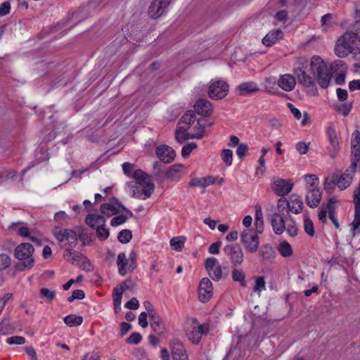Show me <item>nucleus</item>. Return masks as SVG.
I'll return each mask as SVG.
<instances>
[{"label":"nucleus","mask_w":360,"mask_h":360,"mask_svg":"<svg viewBox=\"0 0 360 360\" xmlns=\"http://www.w3.org/2000/svg\"><path fill=\"white\" fill-rule=\"evenodd\" d=\"M266 290V282L263 276L256 277L253 290L260 295L261 292Z\"/></svg>","instance_id":"nucleus-46"},{"label":"nucleus","mask_w":360,"mask_h":360,"mask_svg":"<svg viewBox=\"0 0 360 360\" xmlns=\"http://www.w3.org/2000/svg\"><path fill=\"white\" fill-rule=\"evenodd\" d=\"M171 347L173 360H188L186 351L182 343L174 341L172 342Z\"/></svg>","instance_id":"nucleus-22"},{"label":"nucleus","mask_w":360,"mask_h":360,"mask_svg":"<svg viewBox=\"0 0 360 360\" xmlns=\"http://www.w3.org/2000/svg\"><path fill=\"white\" fill-rule=\"evenodd\" d=\"M237 89L240 96L252 94L259 91L257 84L253 82H244L238 86Z\"/></svg>","instance_id":"nucleus-31"},{"label":"nucleus","mask_w":360,"mask_h":360,"mask_svg":"<svg viewBox=\"0 0 360 360\" xmlns=\"http://www.w3.org/2000/svg\"><path fill=\"white\" fill-rule=\"evenodd\" d=\"M65 323L69 327L80 326L83 322V318L81 316L70 314L64 318Z\"/></svg>","instance_id":"nucleus-42"},{"label":"nucleus","mask_w":360,"mask_h":360,"mask_svg":"<svg viewBox=\"0 0 360 360\" xmlns=\"http://www.w3.org/2000/svg\"><path fill=\"white\" fill-rule=\"evenodd\" d=\"M198 147V145L195 142H191L183 146L181 150V155L184 158L189 157L191 153Z\"/></svg>","instance_id":"nucleus-51"},{"label":"nucleus","mask_w":360,"mask_h":360,"mask_svg":"<svg viewBox=\"0 0 360 360\" xmlns=\"http://www.w3.org/2000/svg\"><path fill=\"white\" fill-rule=\"evenodd\" d=\"M352 173L353 172L349 167L341 175L335 174V185L340 190H345L350 186L353 179L352 175Z\"/></svg>","instance_id":"nucleus-19"},{"label":"nucleus","mask_w":360,"mask_h":360,"mask_svg":"<svg viewBox=\"0 0 360 360\" xmlns=\"http://www.w3.org/2000/svg\"><path fill=\"white\" fill-rule=\"evenodd\" d=\"M305 182L307 191L319 188V179L316 174H305L302 176Z\"/></svg>","instance_id":"nucleus-34"},{"label":"nucleus","mask_w":360,"mask_h":360,"mask_svg":"<svg viewBox=\"0 0 360 360\" xmlns=\"http://www.w3.org/2000/svg\"><path fill=\"white\" fill-rule=\"evenodd\" d=\"M150 318V324L153 331L159 335H163L165 330V324L161 319L155 314Z\"/></svg>","instance_id":"nucleus-28"},{"label":"nucleus","mask_w":360,"mask_h":360,"mask_svg":"<svg viewBox=\"0 0 360 360\" xmlns=\"http://www.w3.org/2000/svg\"><path fill=\"white\" fill-rule=\"evenodd\" d=\"M360 51V38L356 32L347 31L337 41L335 52L340 58Z\"/></svg>","instance_id":"nucleus-3"},{"label":"nucleus","mask_w":360,"mask_h":360,"mask_svg":"<svg viewBox=\"0 0 360 360\" xmlns=\"http://www.w3.org/2000/svg\"><path fill=\"white\" fill-rule=\"evenodd\" d=\"M293 72L298 82L307 87H313L316 82L320 86L326 89L331 79V73L326 63L319 56H314L309 60L299 58L294 66Z\"/></svg>","instance_id":"nucleus-1"},{"label":"nucleus","mask_w":360,"mask_h":360,"mask_svg":"<svg viewBox=\"0 0 360 360\" xmlns=\"http://www.w3.org/2000/svg\"><path fill=\"white\" fill-rule=\"evenodd\" d=\"M11 264V257L6 254H0V271L7 269Z\"/></svg>","instance_id":"nucleus-50"},{"label":"nucleus","mask_w":360,"mask_h":360,"mask_svg":"<svg viewBox=\"0 0 360 360\" xmlns=\"http://www.w3.org/2000/svg\"><path fill=\"white\" fill-rule=\"evenodd\" d=\"M83 256L82 254L70 249H66L64 253V258L74 265L80 264Z\"/></svg>","instance_id":"nucleus-33"},{"label":"nucleus","mask_w":360,"mask_h":360,"mask_svg":"<svg viewBox=\"0 0 360 360\" xmlns=\"http://www.w3.org/2000/svg\"><path fill=\"white\" fill-rule=\"evenodd\" d=\"M120 210H125V207L120 204L117 200L113 198L109 202L103 203L101 206V212L103 214L110 217L116 214Z\"/></svg>","instance_id":"nucleus-18"},{"label":"nucleus","mask_w":360,"mask_h":360,"mask_svg":"<svg viewBox=\"0 0 360 360\" xmlns=\"http://www.w3.org/2000/svg\"><path fill=\"white\" fill-rule=\"evenodd\" d=\"M210 278L216 281H219L222 278V269L221 266L214 268L211 271H207Z\"/></svg>","instance_id":"nucleus-56"},{"label":"nucleus","mask_w":360,"mask_h":360,"mask_svg":"<svg viewBox=\"0 0 360 360\" xmlns=\"http://www.w3.org/2000/svg\"><path fill=\"white\" fill-rule=\"evenodd\" d=\"M186 238L185 236L173 237L170 241L172 248L176 251H181L186 243Z\"/></svg>","instance_id":"nucleus-43"},{"label":"nucleus","mask_w":360,"mask_h":360,"mask_svg":"<svg viewBox=\"0 0 360 360\" xmlns=\"http://www.w3.org/2000/svg\"><path fill=\"white\" fill-rule=\"evenodd\" d=\"M218 260L215 257H208L205 261V269L207 271H211L215 267L220 266Z\"/></svg>","instance_id":"nucleus-54"},{"label":"nucleus","mask_w":360,"mask_h":360,"mask_svg":"<svg viewBox=\"0 0 360 360\" xmlns=\"http://www.w3.org/2000/svg\"><path fill=\"white\" fill-rule=\"evenodd\" d=\"M96 236L99 240H105L109 237L110 232L106 228L105 224L96 229Z\"/></svg>","instance_id":"nucleus-52"},{"label":"nucleus","mask_w":360,"mask_h":360,"mask_svg":"<svg viewBox=\"0 0 360 360\" xmlns=\"http://www.w3.org/2000/svg\"><path fill=\"white\" fill-rule=\"evenodd\" d=\"M217 179L212 176H207L200 178L192 179L190 181L191 186L205 188L215 184Z\"/></svg>","instance_id":"nucleus-26"},{"label":"nucleus","mask_w":360,"mask_h":360,"mask_svg":"<svg viewBox=\"0 0 360 360\" xmlns=\"http://www.w3.org/2000/svg\"><path fill=\"white\" fill-rule=\"evenodd\" d=\"M360 146V131L356 129L353 131L351 138V146Z\"/></svg>","instance_id":"nucleus-63"},{"label":"nucleus","mask_w":360,"mask_h":360,"mask_svg":"<svg viewBox=\"0 0 360 360\" xmlns=\"http://www.w3.org/2000/svg\"><path fill=\"white\" fill-rule=\"evenodd\" d=\"M223 162L227 167H230L233 162V151L230 149H224L221 154Z\"/></svg>","instance_id":"nucleus-48"},{"label":"nucleus","mask_w":360,"mask_h":360,"mask_svg":"<svg viewBox=\"0 0 360 360\" xmlns=\"http://www.w3.org/2000/svg\"><path fill=\"white\" fill-rule=\"evenodd\" d=\"M283 37V32L280 29L273 30L268 32L262 39V43L266 46H271L276 41Z\"/></svg>","instance_id":"nucleus-24"},{"label":"nucleus","mask_w":360,"mask_h":360,"mask_svg":"<svg viewBox=\"0 0 360 360\" xmlns=\"http://www.w3.org/2000/svg\"><path fill=\"white\" fill-rule=\"evenodd\" d=\"M255 224L256 226L257 231L262 233L263 230V213L262 208L259 205L255 207Z\"/></svg>","instance_id":"nucleus-41"},{"label":"nucleus","mask_w":360,"mask_h":360,"mask_svg":"<svg viewBox=\"0 0 360 360\" xmlns=\"http://www.w3.org/2000/svg\"><path fill=\"white\" fill-rule=\"evenodd\" d=\"M271 224L273 231L276 235H281L285 231V225L284 217H275V216L271 215Z\"/></svg>","instance_id":"nucleus-29"},{"label":"nucleus","mask_w":360,"mask_h":360,"mask_svg":"<svg viewBox=\"0 0 360 360\" xmlns=\"http://www.w3.org/2000/svg\"><path fill=\"white\" fill-rule=\"evenodd\" d=\"M213 295V287L210 280L203 278L199 284L198 297L200 302H207Z\"/></svg>","instance_id":"nucleus-13"},{"label":"nucleus","mask_w":360,"mask_h":360,"mask_svg":"<svg viewBox=\"0 0 360 360\" xmlns=\"http://www.w3.org/2000/svg\"><path fill=\"white\" fill-rule=\"evenodd\" d=\"M223 250L233 265L240 266L243 264L244 254L239 245L234 244L227 245L224 248Z\"/></svg>","instance_id":"nucleus-11"},{"label":"nucleus","mask_w":360,"mask_h":360,"mask_svg":"<svg viewBox=\"0 0 360 360\" xmlns=\"http://www.w3.org/2000/svg\"><path fill=\"white\" fill-rule=\"evenodd\" d=\"M279 254L283 257H289L292 255V248L290 244L284 240L279 243L278 246Z\"/></svg>","instance_id":"nucleus-39"},{"label":"nucleus","mask_w":360,"mask_h":360,"mask_svg":"<svg viewBox=\"0 0 360 360\" xmlns=\"http://www.w3.org/2000/svg\"><path fill=\"white\" fill-rule=\"evenodd\" d=\"M136 360H148L145 351L143 349H136L133 353Z\"/></svg>","instance_id":"nucleus-64"},{"label":"nucleus","mask_w":360,"mask_h":360,"mask_svg":"<svg viewBox=\"0 0 360 360\" xmlns=\"http://www.w3.org/2000/svg\"><path fill=\"white\" fill-rule=\"evenodd\" d=\"M124 290L121 285H117L113 289L112 292V298L113 303L115 302H122V294Z\"/></svg>","instance_id":"nucleus-53"},{"label":"nucleus","mask_w":360,"mask_h":360,"mask_svg":"<svg viewBox=\"0 0 360 360\" xmlns=\"http://www.w3.org/2000/svg\"><path fill=\"white\" fill-rule=\"evenodd\" d=\"M17 177V173L13 169H6L1 173L0 184H3L7 180H13Z\"/></svg>","instance_id":"nucleus-47"},{"label":"nucleus","mask_w":360,"mask_h":360,"mask_svg":"<svg viewBox=\"0 0 360 360\" xmlns=\"http://www.w3.org/2000/svg\"><path fill=\"white\" fill-rule=\"evenodd\" d=\"M194 108L198 114L204 117L210 115L212 112V103L205 99L198 101L194 105Z\"/></svg>","instance_id":"nucleus-23"},{"label":"nucleus","mask_w":360,"mask_h":360,"mask_svg":"<svg viewBox=\"0 0 360 360\" xmlns=\"http://www.w3.org/2000/svg\"><path fill=\"white\" fill-rule=\"evenodd\" d=\"M229 86L224 80L212 82L208 89V96L213 100H220L228 94Z\"/></svg>","instance_id":"nucleus-8"},{"label":"nucleus","mask_w":360,"mask_h":360,"mask_svg":"<svg viewBox=\"0 0 360 360\" xmlns=\"http://www.w3.org/2000/svg\"><path fill=\"white\" fill-rule=\"evenodd\" d=\"M53 234L59 242L63 243L64 245H68L72 248L77 245V236L76 232L72 229L56 226L53 229Z\"/></svg>","instance_id":"nucleus-5"},{"label":"nucleus","mask_w":360,"mask_h":360,"mask_svg":"<svg viewBox=\"0 0 360 360\" xmlns=\"http://www.w3.org/2000/svg\"><path fill=\"white\" fill-rule=\"evenodd\" d=\"M326 136L329 143V146L327 147L328 154L333 158L338 155L340 150V142L335 127L333 124H329L326 127Z\"/></svg>","instance_id":"nucleus-7"},{"label":"nucleus","mask_w":360,"mask_h":360,"mask_svg":"<svg viewBox=\"0 0 360 360\" xmlns=\"http://www.w3.org/2000/svg\"><path fill=\"white\" fill-rule=\"evenodd\" d=\"M288 200L284 198H281L277 201L276 208L274 213L271 215L277 217H285V214L288 212Z\"/></svg>","instance_id":"nucleus-35"},{"label":"nucleus","mask_w":360,"mask_h":360,"mask_svg":"<svg viewBox=\"0 0 360 360\" xmlns=\"http://www.w3.org/2000/svg\"><path fill=\"white\" fill-rule=\"evenodd\" d=\"M294 186L290 179H284L278 177L274 178L271 183L273 191L278 196L285 197L289 194Z\"/></svg>","instance_id":"nucleus-9"},{"label":"nucleus","mask_w":360,"mask_h":360,"mask_svg":"<svg viewBox=\"0 0 360 360\" xmlns=\"http://www.w3.org/2000/svg\"><path fill=\"white\" fill-rule=\"evenodd\" d=\"M6 342L8 345H24L25 343V338L22 336H12V337L8 338L6 340Z\"/></svg>","instance_id":"nucleus-57"},{"label":"nucleus","mask_w":360,"mask_h":360,"mask_svg":"<svg viewBox=\"0 0 360 360\" xmlns=\"http://www.w3.org/2000/svg\"><path fill=\"white\" fill-rule=\"evenodd\" d=\"M186 167L181 164H175L169 167L165 172V176L167 179L178 181L186 174Z\"/></svg>","instance_id":"nucleus-17"},{"label":"nucleus","mask_w":360,"mask_h":360,"mask_svg":"<svg viewBox=\"0 0 360 360\" xmlns=\"http://www.w3.org/2000/svg\"><path fill=\"white\" fill-rule=\"evenodd\" d=\"M132 238L131 232L128 229L122 230L117 236L118 240L124 244L128 243Z\"/></svg>","instance_id":"nucleus-49"},{"label":"nucleus","mask_w":360,"mask_h":360,"mask_svg":"<svg viewBox=\"0 0 360 360\" xmlns=\"http://www.w3.org/2000/svg\"><path fill=\"white\" fill-rule=\"evenodd\" d=\"M310 143L304 141H298L295 144V149L300 155H305L309 149Z\"/></svg>","instance_id":"nucleus-55"},{"label":"nucleus","mask_w":360,"mask_h":360,"mask_svg":"<svg viewBox=\"0 0 360 360\" xmlns=\"http://www.w3.org/2000/svg\"><path fill=\"white\" fill-rule=\"evenodd\" d=\"M285 230L290 237H295L297 234V227L295 221L288 224Z\"/></svg>","instance_id":"nucleus-59"},{"label":"nucleus","mask_w":360,"mask_h":360,"mask_svg":"<svg viewBox=\"0 0 360 360\" xmlns=\"http://www.w3.org/2000/svg\"><path fill=\"white\" fill-rule=\"evenodd\" d=\"M128 217H127L123 214L114 217L110 221V224L112 226H117L122 225L124 223H125Z\"/></svg>","instance_id":"nucleus-58"},{"label":"nucleus","mask_w":360,"mask_h":360,"mask_svg":"<svg viewBox=\"0 0 360 360\" xmlns=\"http://www.w3.org/2000/svg\"><path fill=\"white\" fill-rule=\"evenodd\" d=\"M288 211L297 214L302 212L304 204L302 198L296 195L292 194L288 200Z\"/></svg>","instance_id":"nucleus-20"},{"label":"nucleus","mask_w":360,"mask_h":360,"mask_svg":"<svg viewBox=\"0 0 360 360\" xmlns=\"http://www.w3.org/2000/svg\"><path fill=\"white\" fill-rule=\"evenodd\" d=\"M40 294L50 301L53 300L56 296L55 290H49L46 288L40 289Z\"/></svg>","instance_id":"nucleus-61"},{"label":"nucleus","mask_w":360,"mask_h":360,"mask_svg":"<svg viewBox=\"0 0 360 360\" xmlns=\"http://www.w3.org/2000/svg\"><path fill=\"white\" fill-rule=\"evenodd\" d=\"M303 228L304 232L310 237H313L315 234L314 226L313 221L308 217L307 215L304 216Z\"/></svg>","instance_id":"nucleus-44"},{"label":"nucleus","mask_w":360,"mask_h":360,"mask_svg":"<svg viewBox=\"0 0 360 360\" xmlns=\"http://www.w3.org/2000/svg\"><path fill=\"white\" fill-rule=\"evenodd\" d=\"M181 121L182 124H185L184 127L186 129H189L193 124L196 125L198 124V120L195 118V113L191 111H188L186 112L181 118Z\"/></svg>","instance_id":"nucleus-36"},{"label":"nucleus","mask_w":360,"mask_h":360,"mask_svg":"<svg viewBox=\"0 0 360 360\" xmlns=\"http://www.w3.org/2000/svg\"><path fill=\"white\" fill-rule=\"evenodd\" d=\"M117 266L118 272L120 276H124L127 274V271L129 270V264L126 255L124 252H120L118 254L117 259Z\"/></svg>","instance_id":"nucleus-32"},{"label":"nucleus","mask_w":360,"mask_h":360,"mask_svg":"<svg viewBox=\"0 0 360 360\" xmlns=\"http://www.w3.org/2000/svg\"><path fill=\"white\" fill-rule=\"evenodd\" d=\"M171 0H153L149 8L148 15L151 18H158L162 15L167 11Z\"/></svg>","instance_id":"nucleus-12"},{"label":"nucleus","mask_w":360,"mask_h":360,"mask_svg":"<svg viewBox=\"0 0 360 360\" xmlns=\"http://www.w3.org/2000/svg\"><path fill=\"white\" fill-rule=\"evenodd\" d=\"M335 185V174L331 178L327 177L324 181V189L328 192L330 193L333 191V186Z\"/></svg>","instance_id":"nucleus-60"},{"label":"nucleus","mask_w":360,"mask_h":360,"mask_svg":"<svg viewBox=\"0 0 360 360\" xmlns=\"http://www.w3.org/2000/svg\"><path fill=\"white\" fill-rule=\"evenodd\" d=\"M34 251V247L29 243H20L15 248L14 251L15 258L21 262L17 266L19 271L30 269L34 266L35 263L33 257Z\"/></svg>","instance_id":"nucleus-4"},{"label":"nucleus","mask_w":360,"mask_h":360,"mask_svg":"<svg viewBox=\"0 0 360 360\" xmlns=\"http://www.w3.org/2000/svg\"><path fill=\"white\" fill-rule=\"evenodd\" d=\"M208 330V326L205 324H200L196 320L193 321L192 330L188 334L189 340L194 344H198L204 334Z\"/></svg>","instance_id":"nucleus-16"},{"label":"nucleus","mask_w":360,"mask_h":360,"mask_svg":"<svg viewBox=\"0 0 360 360\" xmlns=\"http://www.w3.org/2000/svg\"><path fill=\"white\" fill-rule=\"evenodd\" d=\"M352 148V163L350 165V169L352 172H355L357 163L360 161V146H357L355 147L351 146Z\"/></svg>","instance_id":"nucleus-38"},{"label":"nucleus","mask_w":360,"mask_h":360,"mask_svg":"<svg viewBox=\"0 0 360 360\" xmlns=\"http://www.w3.org/2000/svg\"><path fill=\"white\" fill-rule=\"evenodd\" d=\"M86 224L93 229H97L103 225H105V219L98 214H89L86 217Z\"/></svg>","instance_id":"nucleus-27"},{"label":"nucleus","mask_w":360,"mask_h":360,"mask_svg":"<svg viewBox=\"0 0 360 360\" xmlns=\"http://www.w3.org/2000/svg\"><path fill=\"white\" fill-rule=\"evenodd\" d=\"M354 215L349 224L353 236L360 233V184L354 194Z\"/></svg>","instance_id":"nucleus-10"},{"label":"nucleus","mask_w":360,"mask_h":360,"mask_svg":"<svg viewBox=\"0 0 360 360\" xmlns=\"http://www.w3.org/2000/svg\"><path fill=\"white\" fill-rule=\"evenodd\" d=\"M277 85L282 90L290 92L292 91L296 86V78L291 74L281 75L277 79Z\"/></svg>","instance_id":"nucleus-15"},{"label":"nucleus","mask_w":360,"mask_h":360,"mask_svg":"<svg viewBox=\"0 0 360 360\" xmlns=\"http://www.w3.org/2000/svg\"><path fill=\"white\" fill-rule=\"evenodd\" d=\"M176 140L179 143H183L186 140L191 139L187 129L184 127H181L179 129H177L175 132Z\"/></svg>","instance_id":"nucleus-45"},{"label":"nucleus","mask_w":360,"mask_h":360,"mask_svg":"<svg viewBox=\"0 0 360 360\" xmlns=\"http://www.w3.org/2000/svg\"><path fill=\"white\" fill-rule=\"evenodd\" d=\"M240 240L248 252L254 253L257 251L259 240L254 230L250 229H245L240 234Z\"/></svg>","instance_id":"nucleus-6"},{"label":"nucleus","mask_w":360,"mask_h":360,"mask_svg":"<svg viewBox=\"0 0 360 360\" xmlns=\"http://www.w3.org/2000/svg\"><path fill=\"white\" fill-rule=\"evenodd\" d=\"M11 228L16 232V233L21 236L29 238L30 240L34 243H39V240L35 236H30V231L27 226H26L22 222L13 223Z\"/></svg>","instance_id":"nucleus-25"},{"label":"nucleus","mask_w":360,"mask_h":360,"mask_svg":"<svg viewBox=\"0 0 360 360\" xmlns=\"http://www.w3.org/2000/svg\"><path fill=\"white\" fill-rule=\"evenodd\" d=\"M78 266L82 269L85 270L86 271H91L93 269L90 261L85 256H83L80 262V264H79Z\"/></svg>","instance_id":"nucleus-62"},{"label":"nucleus","mask_w":360,"mask_h":360,"mask_svg":"<svg viewBox=\"0 0 360 360\" xmlns=\"http://www.w3.org/2000/svg\"><path fill=\"white\" fill-rule=\"evenodd\" d=\"M322 194L320 188L311 189L307 191L306 202L309 207L314 208L318 207L321 200Z\"/></svg>","instance_id":"nucleus-21"},{"label":"nucleus","mask_w":360,"mask_h":360,"mask_svg":"<svg viewBox=\"0 0 360 360\" xmlns=\"http://www.w3.org/2000/svg\"><path fill=\"white\" fill-rule=\"evenodd\" d=\"M123 173L129 178L134 179L142 188L136 186L131 192V196L141 200H146L153 194L155 185L151 177L142 169H136L135 165L130 162L122 165Z\"/></svg>","instance_id":"nucleus-2"},{"label":"nucleus","mask_w":360,"mask_h":360,"mask_svg":"<svg viewBox=\"0 0 360 360\" xmlns=\"http://www.w3.org/2000/svg\"><path fill=\"white\" fill-rule=\"evenodd\" d=\"M155 153L160 160L166 164L172 162L176 156L174 149L167 145H160L157 147Z\"/></svg>","instance_id":"nucleus-14"},{"label":"nucleus","mask_w":360,"mask_h":360,"mask_svg":"<svg viewBox=\"0 0 360 360\" xmlns=\"http://www.w3.org/2000/svg\"><path fill=\"white\" fill-rule=\"evenodd\" d=\"M232 279L238 282L243 287L247 286L245 281V274L242 269H233L232 271Z\"/></svg>","instance_id":"nucleus-40"},{"label":"nucleus","mask_w":360,"mask_h":360,"mask_svg":"<svg viewBox=\"0 0 360 360\" xmlns=\"http://www.w3.org/2000/svg\"><path fill=\"white\" fill-rule=\"evenodd\" d=\"M202 120H198V125L195 126L193 124L189 129H187L191 139H201L204 136L205 125L202 123Z\"/></svg>","instance_id":"nucleus-30"},{"label":"nucleus","mask_w":360,"mask_h":360,"mask_svg":"<svg viewBox=\"0 0 360 360\" xmlns=\"http://www.w3.org/2000/svg\"><path fill=\"white\" fill-rule=\"evenodd\" d=\"M259 255L264 260L266 261H271L275 257V252L272 247L269 244L264 245L262 247L259 251Z\"/></svg>","instance_id":"nucleus-37"}]
</instances>
